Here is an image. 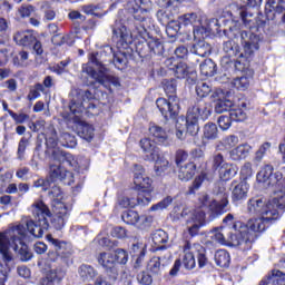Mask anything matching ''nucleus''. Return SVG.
<instances>
[{
    "mask_svg": "<svg viewBox=\"0 0 285 285\" xmlns=\"http://www.w3.org/2000/svg\"><path fill=\"white\" fill-rule=\"evenodd\" d=\"M147 30L144 24L131 28L130 35L128 28L122 23H116L112 28V41L118 48H128L129 43L135 41V48L140 59H148V57H161L164 55V43L157 38L146 40Z\"/></svg>",
    "mask_w": 285,
    "mask_h": 285,
    "instance_id": "nucleus-1",
    "label": "nucleus"
},
{
    "mask_svg": "<svg viewBox=\"0 0 285 285\" xmlns=\"http://www.w3.org/2000/svg\"><path fill=\"white\" fill-rule=\"evenodd\" d=\"M247 210L250 215H261L258 218H250L247 224H244V230L250 235L264 233L273 226V223L279 219V210H285V193L277 194L276 197L267 203L264 199L254 197L247 202Z\"/></svg>",
    "mask_w": 285,
    "mask_h": 285,
    "instance_id": "nucleus-2",
    "label": "nucleus"
},
{
    "mask_svg": "<svg viewBox=\"0 0 285 285\" xmlns=\"http://www.w3.org/2000/svg\"><path fill=\"white\" fill-rule=\"evenodd\" d=\"M224 226L214 235V240L223 246H238L243 252L250 250L257 242V235L244 229V223L235 222L233 214H227L223 219Z\"/></svg>",
    "mask_w": 285,
    "mask_h": 285,
    "instance_id": "nucleus-3",
    "label": "nucleus"
},
{
    "mask_svg": "<svg viewBox=\"0 0 285 285\" xmlns=\"http://www.w3.org/2000/svg\"><path fill=\"white\" fill-rule=\"evenodd\" d=\"M161 88L168 99L164 97L157 98L156 106L165 121L177 119L180 110L179 98H177V80L175 78L164 79Z\"/></svg>",
    "mask_w": 285,
    "mask_h": 285,
    "instance_id": "nucleus-4",
    "label": "nucleus"
},
{
    "mask_svg": "<svg viewBox=\"0 0 285 285\" xmlns=\"http://www.w3.org/2000/svg\"><path fill=\"white\" fill-rule=\"evenodd\" d=\"M242 45H243V53H239L235 62L233 65L235 70L238 72H244L248 75V70L250 69V61L253 60V55H255L256 50H259V41L262 38L259 35H255L254 32L242 31L240 33Z\"/></svg>",
    "mask_w": 285,
    "mask_h": 285,
    "instance_id": "nucleus-5",
    "label": "nucleus"
},
{
    "mask_svg": "<svg viewBox=\"0 0 285 285\" xmlns=\"http://www.w3.org/2000/svg\"><path fill=\"white\" fill-rule=\"evenodd\" d=\"M183 259L180 261L186 271H194V268H206L210 261L208 258V249L199 244H191L190 240H186L183 245Z\"/></svg>",
    "mask_w": 285,
    "mask_h": 285,
    "instance_id": "nucleus-6",
    "label": "nucleus"
},
{
    "mask_svg": "<svg viewBox=\"0 0 285 285\" xmlns=\"http://www.w3.org/2000/svg\"><path fill=\"white\" fill-rule=\"evenodd\" d=\"M46 242H48L51 248L47 253L49 262L55 263L59 262V259H61L63 264H70V262H72V255H75L72 243L55 238L52 234L46 235Z\"/></svg>",
    "mask_w": 285,
    "mask_h": 285,
    "instance_id": "nucleus-7",
    "label": "nucleus"
},
{
    "mask_svg": "<svg viewBox=\"0 0 285 285\" xmlns=\"http://www.w3.org/2000/svg\"><path fill=\"white\" fill-rule=\"evenodd\" d=\"M138 173L134 175V193L141 197L144 206H148L153 202V179L149 177H144V167L140 165H135Z\"/></svg>",
    "mask_w": 285,
    "mask_h": 285,
    "instance_id": "nucleus-8",
    "label": "nucleus"
},
{
    "mask_svg": "<svg viewBox=\"0 0 285 285\" xmlns=\"http://www.w3.org/2000/svg\"><path fill=\"white\" fill-rule=\"evenodd\" d=\"M121 219L128 226H137L140 230H146L153 226L154 218L150 215H139L138 212L129 209L125 210Z\"/></svg>",
    "mask_w": 285,
    "mask_h": 285,
    "instance_id": "nucleus-9",
    "label": "nucleus"
},
{
    "mask_svg": "<svg viewBox=\"0 0 285 285\" xmlns=\"http://www.w3.org/2000/svg\"><path fill=\"white\" fill-rule=\"evenodd\" d=\"M59 140L52 136L46 137L47 153L51 150V157L59 164H67V166H75V156L70 153L57 149Z\"/></svg>",
    "mask_w": 285,
    "mask_h": 285,
    "instance_id": "nucleus-10",
    "label": "nucleus"
},
{
    "mask_svg": "<svg viewBox=\"0 0 285 285\" xmlns=\"http://www.w3.org/2000/svg\"><path fill=\"white\" fill-rule=\"evenodd\" d=\"M98 264L105 269L109 282H117L119 269L117 268V261H115V255L112 253H100L98 255Z\"/></svg>",
    "mask_w": 285,
    "mask_h": 285,
    "instance_id": "nucleus-11",
    "label": "nucleus"
},
{
    "mask_svg": "<svg viewBox=\"0 0 285 285\" xmlns=\"http://www.w3.org/2000/svg\"><path fill=\"white\" fill-rule=\"evenodd\" d=\"M53 216L51 218V226L55 230H63L66 222L68 220V206L62 202H56L51 206Z\"/></svg>",
    "mask_w": 285,
    "mask_h": 285,
    "instance_id": "nucleus-12",
    "label": "nucleus"
},
{
    "mask_svg": "<svg viewBox=\"0 0 285 285\" xmlns=\"http://www.w3.org/2000/svg\"><path fill=\"white\" fill-rule=\"evenodd\" d=\"M49 180L51 184L55 181H62L66 186H72V184H75V174L61 165H50Z\"/></svg>",
    "mask_w": 285,
    "mask_h": 285,
    "instance_id": "nucleus-13",
    "label": "nucleus"
},
{
    "mask_svg": "<svg viewBox=\"0 0 285 285\" xmlns=\"http://www.w3.org/2000/svg\"><path fill=\"white\" fill-rule=\"evenodd\" d=\"M223 50L226 55V57H223L222 59V66L225 68H228L229 66H233V59L235 57H238L242 55V47L239 43L235 42L234 40H228L223 43Z\"/></svg>",
    "mask_w": 285,
    "mask_h": 285,
    "instance_id": "nucleus-14",
    "label": "nucleus"
},
{
    "mask_svg": "<svg viewBox=\"0 0 285 285\" xmlns=\"http://www.w3.org/2000/svg\"><path fill=\"white\" fill-rule=\"evenodd\" d=\"M27 232L31 237H36V239H41L43 237V233H46L50 228V223L48 219H29L26 222Z\"/></svg>",
    "mask_w": 285,
    "mask_h": 285,
    "instance_id": "nucleus-15",
    "label": "nucleus"
},
{
    "mask_svg": "<svg viewBox=\"0 0 285 285\" xmlns=\"http://www.w3.org/2000/svg\"><path fill=\"white\" fill-rule=\"evenodd\" d=\"M173 73L176 79H187V82L191 86L197 83V71L190 69L186 62H178Z\"/></svg>",
    "mask_w": 285,
    "mask_h": 285,
    "instance_id": "nucleus-16",
    "label": "nucleus"
},
{
    "mask_svg": "<svg viewBox=\"0 0 285 285\" xmlns=\"http://www.w3.org/2000/svg\"><path fill=\"white\" fill-rule=\"evenodd\" d=\"M139 146L145 154L146 161H155V159H159V147L155 140L142 138L139 141Z\"/></svg>",
    "mask_w": 285,
    "mask_h": 285,
    "instance_id": "nucleus-17",
    "label": "nucleus"
},
{
    "mask_svg": "<svg viewBox=\"0 0 285 285\" xmlns=\"http://www.w3.org/2000/svg\"><path fill=\"white\" fill-rule=\"evenodd\" d=\"M213 114V106L209 102H206L204 99H197L195 105L191 107L189 115L197 117V119H203L206 121Z\"/></svg>",
    "mask_w": 285,
    "mask_h": 285,
    "instance_id": "nucleus-18",
    "label": "nucleus"
},
{
    "mask_svg": "<svg viewBox=\"0 0 285 285\" xmlns=\"http://www.w3.org/2000/svg\"><path fill=\"white\" fill-rule=\"evenodd\" d=\"M11 248H13L14 253H18L21 262H30L33 257L30 247H28V244L21 237H12Z\"/></svg>",
    "mask_w": 285,
    "mask_h": 285,
    "instance_id": "nucleus-19",
    "label": "nucleus"
},
{
    "mask_svg": "<svg viewBox=\"0 0 285 285\" xmlns=\"http://www.w3.org/2000/svg\"><path fill=\"white\" fill-rule=\"evenodd\" d=\"M278 149L282 155V159L285 164V142L279 144ZM284 174H285V167H282L279 171L273 173L267 186H272L274 188H284V186H285Z\"/></svg>",
    "mask_w": 285,
    "mask_h": 285,
    "instance_id": "nucleus-20",
    "label": "nucleus"
},
{
    "mask_svg": "<svg viewBox=\"0 0 285 285\" xmlns=\"http://www.w3.org/2000/svg\"><path fill=\"white\" fill-rule=\"evenodd\" d=\"M228 194L225 193L218 200L213 199L208 205V209L214 217H219L225 213H228Z\"/></svg>",
    "mask_w": 285,
    "mask_h": 285,
    "instance_id": "nucleus-21",
    "label": "nucleus"
},
{
    "mask_svg": "<svg viewBox=\"0 0 285 285\" xmlns=\"http://www.w3.org/2000/svg\"><path fill=\"white\" fill-rule=\"evenodd\" d=\"M232 186H234L232 190L233 204H238L239 202H244V199L248 197V184H246V181H240L237 184V180H233Z\"/></svg>",
    "mask_w": 285,
    "mask_h": 285,
    "instance_id": "nucleus-22",
    "label": "nucleus"
},
{
    "mask_svg": "<svg viewBox=\"0 0 285 285\" xmlns=\"http://www.w3.org/2000/svg\"><path fill=\"white\" fill-rule=\"evenodd\" d=\"M149 135L159 146H168L170 144L168 140V132L159 125L150 124Z\"/></svg>",
    "mask_w": 285,
    "mask_h": 285,
    "instance_id": "nucleus-23",
    "label": "nucleus"
},
{
    "mask_svg": "<svg viewBox=\"0 0 285 285\" xmlns=\"http://www.w3.org/2000/svg\"><path fill=\"white\" fill-rule=\"evenodd\" d=\"M13 41L22 48H32L35 41H37V36L32 31H17L13 35Z\"/></svg>",
    "mask_w": 285,
    "mask_h": 285,
    "instance_id": "nucleus-24",
    "label": "nucleus"
},
{
    "mask_svg": "<svg viewBox=\"0 0 285 285\" xmlns=\"http://www.w3.org/2000/svg\"><path fill=\"white\" fill-rule=\"evenodd\" d=\"M32 215L37 220L42 222L43 219H48V217H52V212H50V207L43 203V200H37L32 204Z\"/></svg>",
    "mask_w": 285,
    "mask_h": 285,
    "instance_id": "nucleus-25",
    "label": "nucleus"
},
{
    "mask_svg": "<svg viewBox=\"0 0 285 285\" xmlns=\"http://www.w3.org/2000/svg\"><path fill=\"white\" fill-rule=\"evenodd\" d=\"M195 175H197V165L195 161H188L178 167V179H180V181H190Z\"/></svg>",
    "mask_w": 285,
    "mask_h": 285,
    "instance_id": "nucleus-26",
    "label": "nucleus"
},
{
    "mask_svg": "<svg viewBox=\"0 0 285 285\" xmlns=\"http://www.w3.org/2000/svg\"><path fill=\"white\" fill-rule=\"evenodd\" d=\"M63 277H66V272L62 269H50L46 273V276L42 277L40 284L41 285H57L61 284L63 281Z\"/></svg>",
    "mask_w": 285,
    "mask_h": 285,
    "instance_id": "nucleus-27",
    "label": "nucleus"
},
{
    "mask_svg": "<svg viewBox=\"0 0 285 285\" xmlns=\"http://www.w3.org/2000/svg\"><path fill=\"white\" fill-rule=\"evenodd\" d=\"M118 205L120 208H136V206H144V200L141 195H136V193H131L130 196H120L118 198Z\"/></svg>",
    "mask_w": 285,
    "mask_h": 285,
    "instance_id": "nucleus-28",
    "label": "nucleus"
},
{
    "mask_svg": "<svg viewBox=\"0 0 285 285\" xmlns=\"http://www.w3.org/2000/svg\"><path fill=\"white\" fill-rule=\"evenodd\" d=\"M255 77V71L254 70H247V73L234 78L232 81V88H235L236 90H242L243 92L245 90H248L250 87V79Z\"/></svg>",
    "mask_w": 285,
    "mask_h": 285,
    "instance_id": "nucleus-29",
    "label": "nucleus"
},
{
    "mask_svg": "<svg viewBox=\"0 0 285 285\" xmlns=\"http://www.w3.org/2000/svg\"><path fill=\"white\" fill-rule=\"evenodd\" d=\"M151 242L156 246L155 250H166L168 246L165 244H168V233L164 229H156L151 234Z\"/></svg>",
    "mask_w": 285,
    "mask_h": 285,
    "instance_id": "nucleus-30",
    "label": "nucleus"
},
{
    "mask_svg": "<svg viewBox=\"0 0 285 285\" xmlns=\"http://www.w3.org/2000/svg\"><path fill=\"white\" fill-rule=\"evenodd\" d=\"M149 10L139 6L138 3H136V6L132 7V17L135 19L134 21V27L136 26H144V28H146V20L149 17Z\"/></svg>",
    "mask_w": 285,
    "mask_h": 285,
    "instance_id": "nucleus-31",
    "label": "nucleus"
},
{
    "mask_svg": "<svg viewBox=\"0 0 285 285\" xmlns=\"http://www.w3.org/2000/svg\"><path fill=\"white\" fill-rule=\"evenodd\" d=\"M250 150H253L250 145L242 144L229 151V157L233 161H242V159H246L250 155Z\"/></svg>",
    "mask_w": 285,
    "mask_h": 285,
    "instance_id": "nucleus-32",
    "label": "nucleus"
},
{
    "mask_svg": "<svg viewBox=\"0 0 285 285\" xmlns=\"http://www.w3.org/2000/svg\"><path fill=\"white\" fill-rule=\"evenodd\" d=\"M219 135V129H217V125L215 122H207L203 127V146H206V141H213L217 139Z\"/></svg>",
    "mask_w": 285,
    "mask_h": 285,
    "instance_id": "nucleus-33",
    "label": "nucleus"
},
{
    "mask_svg": "<svg viewBox=\"0 0 285 285\" xmlns=\"http://www.w3.org/2000/svg\"><path fill=\"white\" fill-rule=\"evenodd\" d=\"M259 285H285V274L279 269H272L271 274L261 281Z\"/></svg>",
    "mask_w": 285,
    "mask_h": 285,
    "instance_id": "nucleus-34",
    "label": "nucleus"
},
{
    "mask_svg": "<svg viewBox=\"0 0 285 285\" xmlns=\"http://www.w3.org/2000/svg\"><path fill=\"white\" fill-rule=\"evenodd\" d=\"M10 246H12V242L8 237L6 232H0V253L2 254V259L4 262H10L12 259V255H10Z\"/></svg>",
    "mask_w": 285,
    "mask_h": 285,
    "instance_id": "nucleus-35",
    "label": "nucleus"
},
{
    "mask_svg": "<svg viewBox=\"0 0 285 285\" xmlns=\"http://www.w3.org/2000/svg\"><path fill=\"white\" fill-rule=\"evenodd\" d=\"M186 135H189V137H197V135H199V118H197V116L187 115Z\"/></svg>",
    "mask_w": 285,
    "mask_h": 285,
    "instance_id": "nucleus-36",
    "label": "nucleus"
},
{
    "mask_svg": "<svg viewBox=\"0 0 285 285\" xmlns=\"http://www.w3.org/2000/svg\"><path fill=\"white\" fill-rule=\"evenodd\" d=\"M82 71L90 78V80L87 81V86H90L91 88H99V79L102 73L97 72L95 68L90 67L89 62L82 66Z\"/></svg>",
    "mask_w": 285,
    "mask_h": 285,
    "instance_id": "nucleus-37",
    "label": "nucleus"
},
{
    "mask_svg": "<svg viewBox=\"0 0 285 285\" xmlns=\"http://www.w3.org/2000/svg\"><path fill=\"white\" fill-rule=\"evenodd\" d=\"M237 165L228 163L218 171V177L222 181H230L237 175Z\"/></svg>",
    "mask_w": 285,
    "mask_h": 285,
    "instance_id": "nucleus-38",
    "label": "nucleus"
},
{
    "mask_svg": "<svg viewBox=\"0 0 285 285\" xmlns=\"http://www.w3.org/2000/svg\"><path fill=\"white\" fill-rule=\"evenodd\" d=\"M78 275L82 282H92V279L97 277L98 273L91 265L82 264L78 268Z\"/></svg>",
    "mask_w": 285,
    "mask_h": 285,
    "instance_id": "nucleus-39",
    "label": "nucleus"
},
{
    "mask_svg": "<svg viewBox=\"0 0 285 285\" xmlns=\"http://www.w3.org/2000/svg\"><path fill=\"white\" fill-rule=\"evenodd\" d=\"M200 75L203 77H215L217 75V63L213 59H205L199 66Z\"/></svg>",
    "mask_w": 285,
    "mask_h": 285,
    "instance_id": "nucleus-40",
    "label": "nucleus"
},
{
    "mask_svg": "<svg viewBox=\"0 0 285 285\" xmlns=\"http://www.w3.org/2000/svg\"><path fill=\"white\" fill-rule=\"evenodd\" d=\"M195 219L198 222V224H194L193 226L188 227V233L190 237H197V235H199V229L202 228V226H205L206 224V213H196Z\"/></svg>",
    "mask_w": 285,
    "mask_h": 285,
    "instance_id": "nucleus-41",
    "label": "nucleus"
},
{
    "mask_svg": "<svg viewBox=\"0 0 285 285\" xmlns=\"http://www.w3.org/2000/svg\"><path fill=\"white\" fill-rule=\"evenodd\" d=\"M215 263L220 268H228L230 266V253L226 249H218L215 253Z\"/></svg>",
    "mask_w": 285,
    "mask_h": 285,
    "instance_id": "nucleus-42",
    "label": "nucleus"
},
{
    "mask_svg": "<svg viewBox=\"0 0 285 285\" xmlns=\"http://www.w3.org/2000/svg\"><path fill=\"white\" fill-rule=\"evenodd\" d=\"M274 170H275V168L273 167V165L263 166L262 169L256 175V181H258V184H267L268 185Z\"/></svg>",
    "mask_w": 285,
    "mask_h": 285,
    "instance_id": "nucleus-43",
    "label": "nucleus"
},
{
    "mask_svg": "<svg viewBox=\"0 0 285 285\" xmlns=\"http://www.w3.org/2000/svg\"><path fill=\"white\" fill-rule=\"evenodd\" d=\"M147 271H149L151 275H161V257H151L147 264Z\"/></svg>",
    "mask_w": 285,
    "mask_h": 285,
    "instance_id": "nucleus-44",
    "label": "nucleus"
},
{
    "mask_svg": "<svg viewBox=\"0 0 285 285\" xmlns=\"http://www.w3.org/2000/svg\"><path fill=\"white\" fill-rule=\"evenodd\" d=\"M233 110V100L230 99H218L215 105V112L222 115V112H230Z\"/></svg>",
    "mask_w": 285,
    "mask_h": 285,
    "instance_id": "nucleus-45",
    "label": "nucleus"
},
{
    "mask_svg": "<svg viewBox=\"0 0 285 285\" xmlns=\"http://www.w3.org/2000/svg\"><path fill=\"white\" fill-rule=\"evenodd\" d=\"M28 230L27 226L23 225H17L11 230L4 232L7 234V237L12 244V237H20L23 242V238L26 237V232Z\"/></svg>",
    "mask_w": 285,
    "mask_h": 285,
    "instance_id": "nucleus-46",
    "label": "nucleus"
},
{
    "mask_svg": "<svg viewBox=\"0 0 285 285\" xmlns=\"http://www.w3.org/2000/svg\"><path fill=\"white\" fill-rule=\"evenodd\" d=\"M59 142L61 146H63V148H76L77 137L68 132H62L59 137Z\"/></svg>",
    "mask_w": 285,
    "mask_h": 285,
    "instance_id": "nucleus-47",
    "label": "nucleus"
},
{
    "mask_svg": "<svg viewBox=\"0 0 285 285\" xmlns=\"http://www.w3.org/2000/svg\"><path fill=\"white\" fill-rule=\"evenodd\" d=\"M114 66L117 70H126L128 67V56L125 52H117L114 55Z\"/></svg>",
    "mask_w": 285,
    "mask_h": 285,
    "instance_id": "nucleus-48",
    "label": "nucleus"
},
{
    "mask_svg": "<svg viewBox=\"0 0 285 285\" xmlns=\"http://www.w3.org/2000/svg\"><path fill=\"white\" fill-rule=\"evenodd\" d=\"M226 164L228 163L224 158V154H215L212 158V170H214V173H219Z\"/></svg>",
    "mask_w": 285,
    "mask_h": 285,
    "instance_id": "nucleus-49",
    "label": "nucleus"
},
{
    "mask_svg": "<svg viewBox=\"0 0 285 285\" xmlns=\"http://www.w3.org/2000/svg\"><path fill=\"white\" fill-rule=\"evenodd\" d=\"M78 135L81 139H85V141H92V139H95V128L90 125H82Z\"/></svg>",
    "mask_w": 285,
    "mask_h": 285,
    "instance_id": "nucleus-50",
    "label": "nucleus"
},
{
    "mask_svg": "<svg viewBox=\"0 0 285 285\" xmlns=\"http://www.w3.org/2000/svg\"><path fill=\"white\" fill-rule=\"evenodd\" d=\"M195 90L197 97H199L198 99H206V97L213 92V87H210V85L207 82H198Z\"/></svg>",
    "mask_w": 285,
    "mask_h": 285,
    "instance_id": "nucleus-51",
    "label": "nucleus"
},
{
    "mask_svg": "<svg viewBox=\"0 0 285 285\" xmlns=\"http://www.w3.org/2000/svg\"><path fill=\"white\" fill-rule=\"evenodd\" d=\"M41 12L43 13V21H55L57 17V11L52 9L50 3L45 2L40 7Z\"/></svg>",
    "mask_w": 285,
    "mask_h": 285,
    "instance_id": "nucleus-52",
    "label": "nucleus"
},
{
    "mask_svg": "<svg viewBox=\"0 0 285 285\" xmlns=\"http://www.w3.org/2000/svg\"><path fill=\"white\" fill-rule=\"evenodd\" d=\"M189 156L193 161L204 164L206 161V149L202 148V146L195 147L189 151Z\"/></svg>",
    "mask_w": 285,
    "mask_h": 285,
    "instance_id": "nucleus-53",
    "label": "nucleus"
},
{
    "mask_svg": "<svg viewBox=\"0 0 285 285\" xmlns=\"http://www.w3.org/2000/svg\"><path fill=\"white\" fill-rule=\"evenodd\" d=\"M114 259L116 261V264H120L122 266H126V264H128V250L124 249V248H117L116 250H114Z\"/></svg>",
    "mask_w": 285,
    "mask_h": 285,
    "instance_id": "nucleus-54",
    "label": "nucleus"
},
{
    "mask_svg": "<svg viewBox=\"0 0 285 285\" xmlns=\"http://www.w3.org/2000/svg\"><path fill=\"white\" fill-rule=\"evenodd\" d=\"M197 21H199V17L197 16V13L191 12V13H185L180 17H178V22L181 26H193L195 24Z\"/></svg>",
    "mask_w": 285,
    "mask_h": 285,
    "instance_id": "nucleus-55",
    "label": "nucleus"
},
{
    "mask_svg": "<svg viewBox=\"0 0 285 285\" xmlns=\"http://www.w3.org/2000/svg\"><path fill=\"white\" fill-rule=\"evenodd\" d=\"M204 181H208V173L202 171L193 181L191 186L189 187V193H195V190H199L202 188V184Z\"/></svg>",
    "mask_w": 285,
    "mask_h": 285,
    "instance_id": "nucleus-56",
    "label": "nucleus"
},
{
    "mask_svg": "<svg viewBox=\"0 0 285 285\" xmlns=\"http://www.w3.org/2000/svg\"><path fill=\"white\" fill-rule=\"evenodd\" d=\"M46 88H43V85L41 82H37L32 89L29 90V94L27 96L28 101H35V99H39L41 97V92H45Z\"/></svg>",
    "mask_w": 285,
    "mask_h": 285,
    "instance_id": "nucleus-57",
    "label": "nucleus"
},
{
    "mask_svg": "<svg viewBox=\"0 0 285 285\" xmlns=\"http://www.w3.org/2000/svg\"><path fill=\"white\" fill-rule=\"evenodd\" d=\"M52 185V181L50 178H38L33 180L32 188H39L42 190V193H47V190H50V186Z\"/></svg>",
    "mask_w": 285,
    "mask_h": 285,
    "instance_id": "nucleus-58",
    "label": "nucleus"
},
{
    "mask_svg": "<svg viewBox=\"0 0 285 285\" xmlns=\"http://www.w3.org/2000/svg\"><path fill=\"white\" fill-rule=\"evenodd\" d=\"M175 202V198L173 196H166L163 200L158 202L157 204L153 205L149 210L155 212V210H166L170 204Z\"/></svg>",
    "mask_w": 285,
    "mask_h": 285,
    "instance_id": "nucleus-59",
    "label": "nucleus"
},
{
    "mask_svg": "<svg viewBox=\"0 0 285 285\" xmlns=\"http://www.w3.org/2000/svg\"><path fill=\"white\" fill-rule=\"evenodd\" d=\"M268 150H271V142L265 141L263 142L258 150L255 153V157L254 160L259 164V161H262V159H264V157H266V153H268Z\"/></svg>",
    "mask_w": 285,
    "mask_h": 285,
    "instance_id": "nucleus-60",
    "label": "nucleus"
},
{
    "mask_svg": "<svg viewBox=\"0 0 285 285\" xmlns=\"http://www.w3.org/2000/svg\"><path fill=\"white\" fill-rule=\"evenodd\" d=\"M229 117H232V121L240 122L246 121V111L242 108H233L229 110Z\"/></svg>",
    "mask_w": 285,
    "mask_h": 285,
    "instance_id": "nucleus-61",
    "label": "nucleus"
},
{
    "mask_svg": "<svg viewBox=\"0 0 285 285\" xmlns=\"http://www.w3.org/2000/svg\"><path fill=\"white\" fill-rule=\"evenodd\" d=\"M194 55L198 57H208L210 55V47L206 43H197L193 47Z\"/></svg>",
    "mask_w": 285,
    "mask_h": 285,
    "instance_id": "nucleus-62",
    "label": "nucleus"
},
{
    "mask_svg": "<svg viewBox=\"0 0 285 285\" xmlns=\"http://www.w3.org/2000/svg\"><path fill=\"white\" fill-rule=\"evenodd\" d=\"M217 124L220 130H228V128L233 126V118L230 117V114L219 116Z\"/></svg>",
    "mask_w": 285,
    "mask_h": 285,
    "instance_id": "nucleus-63",
    "label": "nucleus"
},
{
    "mask_svg": "<svg viewBox=\"0 0 285 285\" xmlns=\"http://www.w3.org/2000/svg\"><path fill=\"white\" fill-rule=\"evenodd\" d=\"M185 161H188V151L185 149H178L175 153V164L177 168L183 166Z\"/></svg>",
    "mask_w": 285,
    "mask_h": 285,
    "instance_id": "nucleus-64",
    "label": "nucleus"
}]
</instances>
